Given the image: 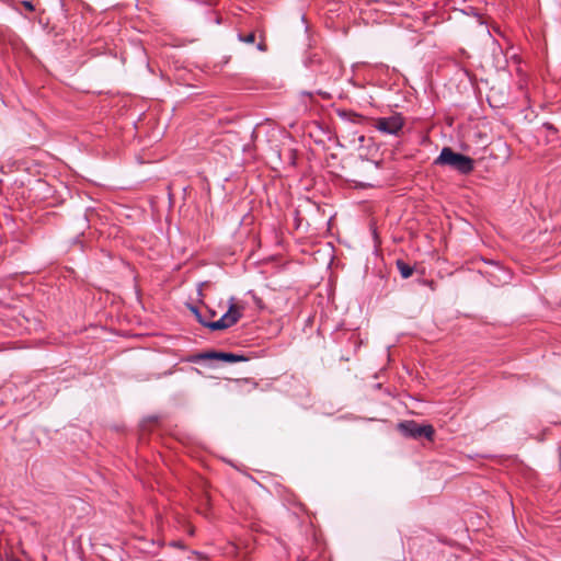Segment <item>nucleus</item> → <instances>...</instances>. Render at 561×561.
<instances>
[{
    "label": "nucleus",
    "instance_id": "obj_8",
    "mask_svg": "<svg viewBox=\"0 0 561 561\" xmlns=\"http://www.w3.org/2000/svg\"><path fill=\"white\" fill-rule=\"evenodd\" d=\"M542 127H545L547 130H549L551 133H556L557 131L556 127L551 123H543Z\"/></svg>",
    "mask_w": 561,
    "mask_h": 561
},
{
    "label": "nucleus",
    "instance_id": "obj_5",
    "mask_svg": "<svg viewBox=\"0 0 561 561\" xmlns=\"http://www.w3.org/2000/svg\"><path fill=\"white\" fill-rule=\"evenodd\" d=\"M198 359H219L228 363H238L247 360V357L243 355L234 354V353H226V352H205L197 355Z\"/></svg>",
    "mask_w": 561,
    "mask_h": 561
},
{
    "label": "nucleus",
    "instance_id": "obj_10",
    "mask_svg": "<svg viewBox=\"0 0 561 561\" xmlns=\"http://www.w3.org/2000/svg\"><path fill=\"white\" fill-rule=\"evenodd\" d=\"M24 5H25V8H27L28 10H33V9H34L33 4H32L31 2H28V1H25V2H24Z\"/></svg>",
    "mask_w": 561,
    "mask_h": 561
},
{
    "label": "nucleus",
    "instance_id": "obj_1",
    "mask_svg": "<svg viewBox=\"0 0 561 561\" xmlns=\"http://www.w3.org/2000/svg\"><path fill=\"white\" fill-rule=\"evenodd\" d=\"M434 163L436 165H448L460 174H469L474 169V160L472 158L455 152L450 147H444Z\"/></svg>",
    "mask_w": 561,
    "mask_h": 561
},
{
    "label": "nucleus",
    "instance_id": "obj_7",
    "mask_svg": "<svg viewBox=\"0 0 561 561\" xmlns=\"http://www.w3.org/2000/svg\"><path fill=\"white\" fill-rule=\"evenodd\" d=\"M238 39L240 42H243L245 44H252L254 43L255 41V34L252 32V33H249L247 35H243V34H238Z\"/></svg>",
    "mask_w": 561,
    "mask_h": 561
},
{
    "label": "nucleus",
    "instance_id": "obj_4",
    "mask_svg": "<svg viewBox=\"0 0 561 561\" xmlns=\"http://www.w3.org/2000/svg\"><path fill=\"white\" fill-rule=\"evenodd\" d=\"M404 126V118L401 114H394L388 117H379L375 121L374 127L388 135H398Z\"/></svg>",
    "mask_w": 561,
    "mask_h": 561
},
{
    "label": "nucleus",
    "instance_id": "obj_2",
    "mask_svg": "<svg viewBox=\"0 0 561 561\" xmlns=\"http://www.w3.org/2000/svg\"><path fill=\"white\" fill-rule=\"evenodd\" d=\"M198 322L211 331L225 330L234 325L242 317L243 307L238 306L233 302V298L230 299L228 310L216 321H207L198 312L197 308H192Z\"/></svg>",
    "mask_w": 561,
    "mask_h": 561
},
{
    "label": "nucleus",
    "instance_id": "obj_3",
    "mask_svg": "<svg viewBox=\"0 0 561 561\" xmlns=\"http://www.w3.org/2000/svg\"><path fill=\"white\" fill-rule=\"evenodd\" d=\"M399 428L404 436L415 439L425 437L431 440L434 436V428L432 425H420L414 421L402 422L399 424Z\"/></svg>",
    "mask_w": 561,
    "mask_h": 561
},
{
    "label": "nucleus",
    "instance_id": "obj_9",
    "mask_svg": "<svg viewBox=\"0 0 561 561\" xmlns=\"http://www.w3.org/2000/svg\"><path fill=\"white\" fill-rule=\"evenodd\" d=\"M256 47L260 51H266L267 49L266 44L263 41L260 42Z\"/></svg>",
    "mask_w": 561,
    "mask_h": 561
},
{
    "label": "nucleus",
    "instance_id": "obj_6",
    "mask_svg": "<svg viewBox=\"0 0 561 561\" xmlns=\"http://www.w3.org/2000/svg\"><path fill=\"white\" fill-rule=\"evenodd\" d=\"M397 267L403 278H409L413 274V267L404 261H397Z\"/></svg>",
    "mask_w": 561,
    "mask_h": 561
}]
</instances>
